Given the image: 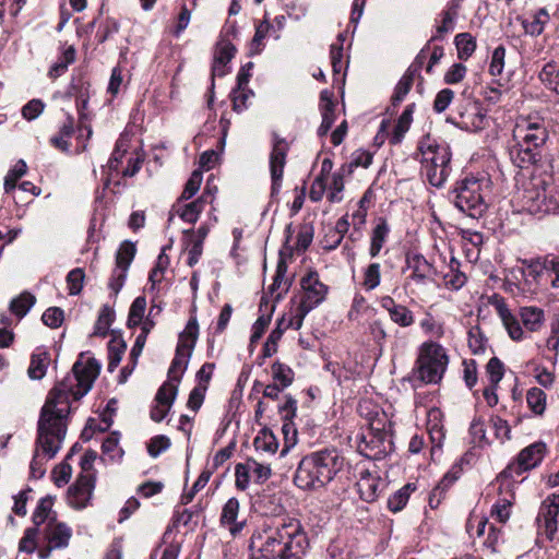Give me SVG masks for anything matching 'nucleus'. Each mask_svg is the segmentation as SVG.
I'll return each instance as SVG.
<instances>
[{"label": "nucleus", "instance_id": "obj_1", "mask_svg": "<svg viewBox=\"0 0 559 559\" xmlns=\"http://www.w3.org/2000/svg\"><path fill=\"white\" fill-rule=\"evenodd\" d=\"M100 371L95 358L75 361L69 373L49 393L40 409L37 423L35 449L29 465L31 477L39 479L46 473V463L62 447L68 429L71 401H79L93 386Z\"/></svg>", "mask_w": 559, "mask_h": 559}, {"label": "nucleus", "instance_id": "obj_2", "mask_svg": "<svg viewBox=\"0 0 559 559\" xmlns=\"http://www.w3.org/2000/svg\"><path fill=\"white\" fill-rule=\"evenodd\" d=\"M309 546L298 520L283 521L264 532V538L250 559H301Z\"/></svg>", "mask_w": 559, "mask_h": 559}, {"label": "nucleus", "instance_id": "obj_3", "mask_svg": "<svg viewBox=\"0 0 559 559\" xmlns=\"http://www.w3.org/2000/svg\"><path fill=\"white\" fill-rule=\"evenodd\" d=\"M549 132L545 120L538 117H521L513 129L515 144L510 148L512 163L522 169L537 165L545 152Z\"/></svg>", "mask_w": 559, "mask_h": 559}, {"label": "nucleus", "instance_id": "obj_4", "mask_svg": "<svg viewBox=\"0 0 559 559\" xmlns=\"http://www.w3.org/2000/svg\"><path fill=\"white\" fill-rule=\"evenodd\" d=\"M345 464V459L335 448L312 452L299 462L295 484L301 489H320L331 483Z\"/></svg>", "mask_w": 559, "mask_h": 559}, {"label": "nucleus", "instance_id": "obj_5", "mask_svg": "<svg viewBox=\"0 0 559 559\" xmlns=\"http://www.w3.org/2000/svg\"><path fill=\"white\" fill-rule=\"evenodd\" d=\"M492 181L487 175H468L456 181L450 192L454 206L472 218H480L488 209Z\"/></svg>", "mask_w": 559, "mask_h": 559}, {"label": "nucleus", "instance_id": "obj_6", "mask_svg": "<svg viewBox=\"0 0 559 559\" xmlns=\"http://www.w3.org/2000/svg\"><path fill=\"white\" fill-rule=\"evenodd\" d=\"M421 175L436 188L444 185L451 174V151L448 144L438 143L430 135L424 136L418 143Z\"/></svg>", "mask_w": 559, "mask_h": 559}, {"label": "nucleus", "instance_id": "obj_7", "mask_svg": "<svg viewBox=\"0 0 559 559\" xmlns=\"http://www.w3.org/2000/svg\"><path fill=\"white\" fill-rule=\"evenodd\" d=\"M548 177L532 176L522 181L513 194L512 203L519 212L546 214L557 209V202L548 197Z\"/></svg>", "mask_w": 559, "mask_h": 559}, {"label": "nucleus", "instance_id": "obj_8", "mask_svg": "<svg viewBox=\"0 0 559 559\" xmlns=\"http://www.w3.org/2000/svg\"><path fill=\"white\" fill-rule=\"evenodd\" d=\"M392 425L384 413H376L369 419L368 429L361 435L358 451L374 461L384 459L393 451Z\"/></svg>", "mask_w": 559, "mask_h": 559}, {"label": "nucleus", "instance_id": "obj_9", "mask_svg": "<svg viewBox=\"0 0 559 559\" xmlns=\"http://www.w3.org/2000/svg\"><path fill=\"white\" fill-rule=\"evenodd\" d=\"M510 272L523 294H537L548 284L547 258L522 259Z\"/></svg>", "mask_w": 559, "mask_h": 559}, {"label": "nucleus", "instance_id": "obj_10", "mask_svg": "<svg viewBox=\"0 0 559 559\" xmlns=\"http://www.w3.org/2000/svg\"><path fill=\"white\" fill-rule=\"evenodd\" d=\"M449 362L445 349L437 343H424L417 358V377L425 383H438Z\"/></svg>", "mask_w": 559, "mask_h": 559}, {"label": "nucleus", "instance_id": "obj_11", "mask_svg": "<svg viewBox=\"0 0 559 559\" xmlns=\"http://www.w3.org/2000/svg\"><path fill=\"white\" fill-rule=\"evenodd\" d=\"M198 336L199 324L197 318L191 317L185 330L179 334L176 354L168 370V378L171 381L180 382L188 367Z\"/></svg>", "mask_w": 559, "mask_h": 559}, {"label": "nucleus", "instance_id": "obj_12", "mask_svg": "<svg viewBox=\"0 0 559 559\" xmlns=\"http://www.w3.org/2000/svg\"><path fill=\"white\" fill-rule=\"evenodd\" d=\"M559 523V493L548 496L540 504L537 525L538 532L545 535L547 539L554 540L556 538Z\"/></svg>", "mask_w": 559, "mask_h": 559}, {"label": "nucleus", "instance_id": "obj_13", "mask_svg": "<svg viewBox=\"0 0 559 559\" xmlns=\"http://www.w3.org/2000/svg\"><path fill=\"white\" fill-rule=\"evenodd\" d=\"M214 191H216V188L212 190L210 182L207 181L205 189L197 200L189 203H187V201L177 200L173 205L169 222L173 219V215L176 214L183 222L194 224L205 205L213 202Z\"/></svg>", "mask_w": 559, "mask_h": 559}, {"label": "nucleus", "instance_id": "obj_14", "mask_svg": "<svg viewBox=\"0 0 559 559\" xmlns=\"http://www.w3.org/2000/svg\"><path fill=\"white\" fill-rule=\"evenodd\" d=\"M95 474H80L67 492V500L70 507L82 510L86 508L92 499L95 489Z\"/></svg>", "mask_w": 559, "mask_h": 559}, {"label": "nucleus", "instance_id": "obj_15", "mask_svg": "<svg viewBox=\"0 0 559 559\" xmlns=\"http://www.w3.org/2000/svg\"><path fill=\"white\" fill-rule=\"evenodd\" d=\"M288 150L289 146L287 141L283 138H280L276 133H273V145L272 152L270 154L272 195L280 192Z\"/></svg>", "mask_w": 559, "mask_h": 559}, {"label": "nucleus", "instance_id": "obj_16", "mask_svg": "<svg viewBox=\"0 0 559 559\" xmlns=\"http://www.w3.org/2000/svg\"><path fill=\"white\" fill-rule=\"evenodd\" d=\"M300 284L302 288L300 306L313 310L325 299L328 287L319 280V274L316 271H309L301 278Z\"/></svg>", "mask_w": 559, "mask_h": 559}, {"label": "nucleus", "instance_id": "obj_17", "mask_svg": "<svg viewBox=\"0 0 559 559\" xmlns=\"http://www.w3.org/2000/svg\"><path fill=\"white\" fill-rule=\"evenodd\" d=\"M356 486L360 498L367 502H372L378 498L384 483L377 474L371 473L367 468H361Z\"/></svg>", "mask_w": 559, "mask_h": 559}, {"label": "nucleus", "instance_id": "obj_18", "mask_svg": "<svg viewBox=\"0 0 559 559\" xmlns=\"http://www.w3.org/2000/svg\"><path fill=\"white\" fill-rule=\"evenodd\" d=\"M44 537L51 548L63 549L69 546L72 530L66 523L50 520L44 528Z\"/></svg>", "mask_w": 559, "mask_h": 559}, {"label": "nucleus", "instance_id": "obj_19", "mask_svg": "<svg viewBox=\"0 0 559 559\" xmlns=\"http://www.w3.org/2000/svg\"><path fill=\"white\" fill-rule=\"evenodd\" d=\"M240 503L237 498H229L223 506L219 523L226 527L233 536L238 535L246 525V520L238 521Z\"/></svg>", "mask_w": 559, "mask_h": 559}, {"label": "nucleus", "instance_id": "obj_20", "mask_svg": "<svg viewBox=\"0 0 559 559\" xmlns=\"http://www.w3.org/2000/svg\"><path fill=\"white\" fill-rule=\"evenodd\" d=\"M546 445L543 442H535L523 449L518 455L516 473L528 471L537 466L544 457Z\"/></svg>", "mask_w": 559, "mask_h": 559}, {"label": "nucleus", "instance_id": "obj_21", "mask_svg": "<svg viewBox=\"0 0 559 559\" xmlns=\"http://www.w3.org/2000/svg\"><path fill=\"white\" fill-rule=\"evenodd\" d=\"M408 267L412 270L411 277L419 284H424L427 281L433 278L436 269L429 263L426 258L421 254H413L407 258Z\"/></svg>", "mask_w": 559, "mask_h": 559}, {"label": "nucleus", "instance_id": "obj_22", "mask_svg": "<svg viewBox=\"0 0 559 559\" xmlns=\"http://www.w3.org/2000/svg\"><path fill=\"white\" fill-rule=\"evenodd\" d=\"M390 234V226L383 217H379L370 236L369 254L371 258L379 255Z\"/></svg>", "mask_w": 559, "mask_h": 559}, {"label": "nucleus", "instance_id": "obj_23", "mask_svg": "<svg viewBox=\"0 0 559 559\" xmlns=\"http://www.w3.org/2000/svg\"><path fill=\"white\" fill-rule=\"evenodd\" d=\"M549 22V14L546 9H539L527 17L521 19L525 34L538 36L543 33L545 25Z\"/></svg>", "mask_w": 559, "mask_h": 559}, {"label": "nucleus", "instance_id": "obj_24", "mask_svg": "<svg viewBox=\"0 0 559 559\" xmlns=\"http://www.w3.org/2000/svg\"><path fill=\"white\" fill-rule=\"evenodd\" d=\"M50 364V355L44 348H37L32 357L27 373L33 380H40L45 377L47 367Z\"/></svg>", "mask_w": 559, "mask_h": 559}, {"label": "nucleus", "instance_id": "obj_25", "mask_svg": "<svg viewBox=\"0 0 559 559\" xmlns=\"http://www.w3.org/2000/svg\"><path fill=\"white\" fill-rule=\"evenodd\" d=\"M520 318L523 325L531 332L538 331L545 321L544 310L535 306L522 307Z\"/></svg>", "mask_w": 559, "mask_h": 559}, {"label": "nucleus", "instance_id": "obj_26", "mask_svg": "<svg viewBox=\"0 0 559 559\" xmlns=\"http://www.w3.org/2000/svg\"><path fill=\"white\" fill-rule=\"evenodd\" d=\"M415 104H409L397 119L394 130L390 136V143L396 145L402 142L413 121Z\"/></svg>", "mask_w": 559, "mask_h": 559}, {"label": "nucleus", "instance_id": "obj_27", "mask_svg": "<svg viewBox=\"0 0 559 559\" xmlns=\"http://www.w3.org/2000/svg\"><path fill=\"white\" fill-rule=\"evenodd\" d=\"M460 477V468L454 466L449 471L439 484L433 488L429 497V504L431 508H436L440 503V499L450 486L454 484Z\"/></svg>", "mask_w": 559, "mask_h": 559}, {"label": "nucleus", "instance_id": "obj_28", "mask_svg": "<svg viewBox=\"0 0 559 559\" xmlns=\"http://www.w3.org/2000/svg\"><path fill=\"white\" fill-rule=\"evenodd\" d=\"M287 273V264L284 259H280L276 265V272L273 278V283L270 286L271 294H274L276 290L281 289L277 293L276 298H281L283 294H286L290 287L292 282L286 278Z\"/></svg>", "mask_w": 559, "mask_h": 559}, {"label": "nucleus", "instance_id": "obj_29", "mask_svg": "<svg viewBox=\"0 0 559 559\" xmlns=\"http://www.w3.org/2000/svg\"><path fill=\"white\" fill-rule=\"evenodd\" d=\"M52 504V498L49 496L39 500L32 516V521L34 523L33 527H37L39 530L40 525L46 522L48 523L50 520H56V518H50Z\"/></svg>", "mask_w": 559, "mask_h": 559}, {"label": "nucleus", "instance_id": "obj_30", "mask_svg": "<svg viewBox=\"0 0 559 559\" xmlns=\"http://www.w3.org/2000/svg\"><path fill=\"white\" fill-rule=\"evenodd\" d=\"M253 445L257 451H263L274 454L278 449V442L275 436L269 429H262L259 431L253 440Z\"/></svg>", "mask_w": 559, "mask_h": 559}, {"label": "nucleus", "instance_id": "obj_31", "mask_svg": "<svg viewBox=\"0 0 559 559\" xmlns=\"http://www.w3.org/2000/svg\"><path fill=\"white\" fill-rule=\"evenodd\" d=\"M127 348L121 337H112L108 344V371L112 372L120 364Z\"/></svg>", "mask_w": 559, "mask_h": 559}, {"label": "nucleus", "instance_id": "obj_32", "mask_svg": "<svg viewBox=\"0 0 559 559\" xmlns=\"http://www.w3.org/2000/svg\"><path fill=\"white\" fill-rule=\"evenodd\" d=\"M36 298L31 293L24 292L10 302V311L19 318H23L34 306Z\"/></svg>", "mask_w": 559, "mask_h": 559}, {"label": "nucleus", "instance_id": "obj_33", "mask_svg": "<svg viewBox=\"0 0 559 559\" xmlns=\"http://www.w3.org/2000/svg\"><path fill=\"white\" fill-rule=\"evenodd\" d=\"M454 41L461 60H467L476 49L475 38L469 33L457 34Z\"/></svg>", "mask_w": 559, "mask_h": 559}, {"label": "nucleus", "instance_id": "obj_34", "mask_svg": "<svg viewBox=\"0 0 559 559\" xmlns=\"http://www.w3.org/2000/svg\"><path fill=\"white\" fill-rule=\"evenodd\" d=\"M114 309L108 305L103 306L98 319L95 323L93 335L103 337L106 336L111 323L114 322Z\"/></svg>", "mask_w": 559, "mask_h": 559}, {"label": "nucleus", "instance_id": "obj_35", "mask_svg": "<svg viewBox=\"0 0 559 559\" xmlns=\"http://www.w3.org/2000/svg\"><path fill=\"white\" fill-rule=\"evenodd\" d=\"M415 490V486L407 484L397 491H395L388 499V508L390 511L396 513L400 512L407 503L411 491Z\"/></svg>", "mask_w": 559, "mask_h": 559}, {"label": "nucleus", "instance_id": "obj_36", "mask_svg": "<svg viewBox=\"0 0 559 559\" xmlns=\"http://www.w3.org/2000/svg\"><path fill=\"white\" fill-rule=\"evenodd\" d=\"M74 60H75V50H74V48L73 47L67 48L63 51V53L60 57V59L50 67L49 72H48V76L50 79L59 78L60 75H62L67 71L69 64L73 63Z\"/></svg>", "mask_w": 559, "mask_h": 559}, {"label": "nucleus", "instance_id": "obj_37", "mask_svg": "<svg viewBox=\"0 0 559 559\" xmlns=\"http://www.w3.org/2000/svg\"><path fill=\"white\" fill-rule=\"evenodd\" d=\"M457 15V5L452 4L441 13V24L437 26V34L432 39H439L443 34H447L454 29L455 19Z\"/></svg>", "mask_w": 559, "mask_h": 559}, {"label": "nucleus", "instance_id": "obj_38", "mask_svg": "<svg viewBox=\"0 0 559 559\" xmlns=\"http://www.w3.org/2000/svg\"><path fill=\"white\" fill-rule=\"evenodd\" d=\"M539 79L549 90L559 93V69L556 63H546L539 72Z\"/></svg>", "mask_w": 559, "mask_h": 559}, {"label": "nucleus", "instance_id": "obj_39", "mask_svg": "<svg viewBox=\"0 0 559 559\" xmlns=\"http://www.w3.org/2000/svg\"><path fill=\"white\" fill-rule=\"evenodd\" d=\"M528 407L536 415H542L546 408V393L539 388H531L526 393Z\"/></svg>", "mask_w": 559, "mask_h": 559}, {"label": "nucleus", "instance_id": "obj_40", "mask_svg": "<svg viewBox=\"0 0 559 559\" xmlns=\"http://www.w3.org/2000/svg\"><path fill=\"white\" fill-rule=\"evenodd\" d=\"M285 323V317H282L277 321L276 328L270 333L267 340L263 346V354L265 357H271L277 352V343L282 338L285 331L283 324Z\"/></svg>", "mask_w": 559, "mask_h": 559}, {"label": "nucleus", "instance_id": "obj_41", "mask_svg": "<svg viewBox=\"0 0 559 559\" xmlns=\"http://www.w3.org/2000/svg\"><path fill=\"white\" fill-rule=\"evenodd\" d=\"M454 265L457 266L459 262L452 258L450 264L451 271L443 276V280L447 288L459 290L466 283V276L464 273L455 270Z\"/></svg>", "mask_w": 559, "mask_h": 559}, {"label": "nucleus", "instance_id": "obj_42", "mask_svg": "<svg viewBox=\"0 0 559 559\" xmlns=\"http://www.w3.org/2000/svg\"><path fill=\"white\" fill-rule=\"evenodd\" d=\"M271 29H273V25L267 20H264L257 25L250 47L251 55L259 53L262 50L263 40Z\"/></svg>", "mask_w": 559, "mask_h": 559}, {"label": "nucleus", "instance_id": "obj_43", "mask_svg": "<svg viewBox=\"0 0 559 559\" xmlns=\"http://www.w3.org/2000/svg\"><path fill=\"white\" fill-rule=\"evenodd\" d=\"M380 264L377 262L370 263L364 271L362 287L366 290H373L380 285Z\"/></svg>", "mask_w": 559, "mask_h": 559}, {"label": "nucleus", "instance_id": "obj_44", "mask_svg": "<svg viewBox=\"0 0 559 559\" xmlns=\"http://www.w3.org/2000/svg\"><path fill=\"white\" fill-rule=\"evenodd\" d=\"M415 76L411 72H405L395 86L394 94L392 96V104L394 106L403 102L405 96L409 93L414 83Z\"/></svg>", "mask_w": 559, "mask_h": 559}, {"label": "nucleus", "instance_id": "obj_45", "mask_svg": "<svg viewBox=\"0 0 559 559\" xmlns=\"http://www.w3.org/2000/svg\"><path fill=\"white\" fill-rule=\"evenodd\" d=\"M272 377L275 383H278L282 388H287L293 383L294 372L288 366L275 362L272 365Z\"/></svg>", "mask_w": 559, "mask_h": 559}, {"label": "nucleus", "instance_id": "obj_46", "mask_svg": "<svg viewBox=\"0 0 559 559\" xmlns=\"http://www.w3.org/2000/svg\"><path fill=\"white\" fill-rule=\"evenodd\" d=\"M146 309V299L144 296L136 297L129 310L128 316V326H136L142 322V319L144 317V312Z\"/></svg>", "mask_w": 559, "mask_h": 559}, {"label": "nucleus", "instance_id": "obj_47", "mask_svg": "<svg viewBox=\"0 0 559 559\" xmlns=\"http://www.w3.org/2000/svg\"><path fill=\"white\" fill-rule=\"evenodd\" d=\"M178 393V383L169 379L168 382L164 383L157 391L155 396V403L166 404L173 406L176 395Z\"/></svg>", "mask_w": 559, "mask_h": 559}, {"label": "nucleus", "instance_id": "obj_48", "mask_svg": "<svg viewBox=\"0 0 559 559\" xmlns=\"http://www.w3.org/2000/svg\"><path fill=\"white\" fill-rule=\"evenodd\" d=\"M135 252L136 249L134 243L130 241H123L116 255V266L129 270V266L134 259Z\"/></svg>", "mask_w": 559, "mask_h": 559}, {"label": "nucleus", "instance_id": "obj_49", "mask_svg": "<svg viewBox=\"0 0 559 559\" xmlns=\"http://www.w3.org/2000/svg\"><path fill=\"white\" fill-rule=\"evenodd\" d=\"M27 169L26 163L23 159L16 162V164L9 170L4 178V190L7 193L15 189L16 181L25 175Z\"/></svg>", "mask_w": 559, "mask_h": 559}, {"label": "nucleus", "instance_id": "obj_50", "mask_svg": "<svg viewBox=\"0 0 559 559\" xmlns=\"http://www.w3.org/2000/svg\"><path fill=\"white\" fill-rule=\"evenodd\" d=\"M468 346L473 354H483L487 346V340L479 326H472L468 331Z\"/></svg>", "mask_w": 559, "mask_h": 559}, {"label": "nucleus", "instance_id": "obj_51", "mask_svg": "<svg viewBox=\"0 0 559 559\" xmlns=\"http://www.w3.org/2000/svg\"><path fill=\"white\" fill-rule=\"evenodd\" d=\"M390 319L401 328L411 326L414 322L413 312L404 305L399 306L389 314Z\"/></svg>", "mask_w": 559, "mask_h": 559}, {"label": "nucleus", "instance_id": "obj_52", "mask_svg": "<svg viewBox=\"0 0 559 559\" xmlns=\"http://www.w3.org/2000/svg\"><path fill=\"white\" fill-rule=\"evenodd\" d=\"M512 500L509 498H499L491 508V516L499 523H506L510 518Z\"/></svg>", "mask_w": 559, "mask_h": 559}, {"label": "nucleus", "instance_id": "obj_53", "mask_svg": "<svg viewBox=\"0 0 559 559\" xmlns=\"http://www.w3.org/2000/svg\"><path fill=\"white\" fill-rule=\"evenodd\" d=\"M85 278V273L83 269L75 267L71 270L67 275V286L69 290V295L75 296L79 295L83 288V283Z\"/></svg>", "mask_w": 559, "mask_h": 559}, {"label": "nucleus", "instance_id": "obj_54", "mask_svg": "<svg viewBox=\"0 0 559 559\" xmlns=\"http://www.w3.org/2000/svg\"><path fill=\"white\" fill-rule=\"evenodd\" d=\"M202 179H203L202 171H200V170L192 171V174H191L190 178L188 179V181L185 186V189H183L181 195L178 198V200L188 201V200L192 199L195 195V193L199 191L201 183H202Z\"/></svg>", "mask_w": 559, "mask_h": 559}, {"label": "nucleus", "instance_id": "obj_55", "mask_svg": "<svg viewBox=\"0 0 559 559\" xmlns=\"http://www.w3.org/2000/svg\"><path fill=\"white\" fill-rule=\"evenodd\" d=\"M37 527H28L25 530L23 537L19 543V550L26 554H33L37 547Z\"/></svg>", "mask_w": 559, "mask_h": 559}, {"label": "nucleus", "instance_id": "obj_56", "mask_svg": "<svg viewBox=\"0 0 559 559\" xmlns=\"http://www.w3.org/2000/svg\"><path fill=\"white\" fill-rule=\"evenodd\" d=\"M486 372L489 379V383L493 386H497L504 374L503 364L497 357H492L486 366Z\"/></svg>", "mask_w": 559, "mask_h": 559}, {"label": "nucleus", "instance_id": "obj_57", "mask_svg": "<svg viewBox=\"0 0 559 559\" xmlns=\"http://www.w3.org/2000/svg\"><path fill=\"white\" fill-rule=\"evenodd\" d=\"M235 53L236 47L228 40H222L216 46L214 61L228 64Z\"/></svg>", "mask_w": 559, "mask_h": 559}, {"label": "nucleus", "instance_id": "obj_58", "mask_svg": "<svg viewBox=\"0 0 559 559\" xmlns=\"http://www.w3.org/2000/svg\"><path fill=\"white\" fill-rule=\"evenodd\" d=\"M487 524L488 520L486 518L473 513L467 520L466 532L469 534L471 537H480L485 534Z\"/></svg>", "mask_w": 559, "mask_h": 559}, {"label": "nucleus", "instance_id": "obj_59", "mask_svg": "<svg viewBox=\"0 0 559 559\" xmlns=\"http://www.w3.org/2000/svg\"><path fill=\"white\" fill-rule=\"evenodd\" d=\"M247 461L248 464L250 465V472L255 483L263 484L271 477L270 465L259 463L257 460L251 457L248 459Z\"/></svg>", "mask_w": 559, "mask_h": 559}, {"label": "nucleus", "instance_id": "obj_60", "mask_svg": "<svg viewBox=\"0 0 559 559\" xmlns=\"http://www.w3.org/2000/svg\"><path fill=\"white\" fill-rule=\"evenodd\" d=\"M469 433L474 444L481 445L488 443L486 438L485 421L480 417H475L472 420L469 426Z\"/></svg>", "mask_w": 559, "mask_h": 559}, {"label": "nucleus", "instance_id": "obj_61", "mask_svg": "<svg viewBox=\"0 0 559 559\" xmlns=\"http://www.w3.org/2000/svg\"><path fill=\"white\" fill-rule=\"evenodd\" d=\"M250 465L248 464V461L245 463H239L235 467V485L239 490H246L249 487L250 484Z\"/></svg>", "mask_w": 559, "mask_h": 559}, {"label": "nucleus", "instance_id": "obj_62", "mask_svg": "<svg viewBox=\"0 0 559 559\" xmlns=\"http://www.w3.org/2000/svg\"><path fill=\"white\" fill-rule=\"evenodd\" d=\"M72 475V467L66 461L58 464L52 469V480L57 487H62L69 483Z\"/></svg>", "mask_w": 559, "mask_h": 559}, {"label": "nucleus", "instance_id": "obj_63", "mask_svg": "<svg viewBox=\"0 0 559 559\" xmlns=\"http://www.w3.org/2000/svg\"><path fill=\"white\" fill-rule=\"evenodd\" d=\"M490 421L495 430V436L501 443L506 442L507 440H510L511 428L507 420L496 416L492 417Z\"/></svg>", "mask_w": 559, "mask_h": 559}, {"label": "nucleus", "instance_id": "obj_64", "mask_svg": "<svg viewBox=\"0 0 559 559\" xmlns=\"http://www.w3.org/2000/svg\"><path fill=\"white\" fill-rule=\"evenodd\" d=\"M45 325L57 329L63 322V310L58 307L48 308L41 317Z\"/></svg>", "mask_w": 559, "mask_h": 559}]
</instances>
